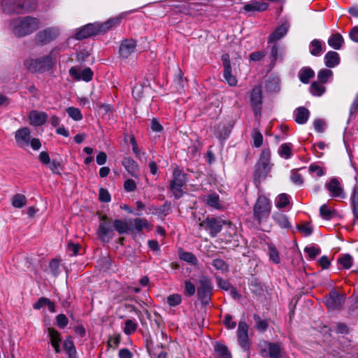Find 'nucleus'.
I'll return each instance as SVG.
<instances>
[{
	"label": "nucleus",
	"instance_id": "f257e3e1",
	"mask_svg": "<svg viewBox=\"0 0 358 358\" xmlns=\"http://www.w3.org/2000/svg\"><path fill=\"white\" fill-rule=\"evenodd\" d=\"M38 20L31 16L17 17L10 22L13 34L18 37H23L32 34L38 29Z\"/></svg>",
	"mask_w": 358,
	"mask_h": 358
},
{
	"label": "nucleus",
	"instance_id": "f03ea898",
	"mask_svg": "<svg viewBox=\"0 0 358 358\" xmlns=\"http://www.w3.org/2000/svg\"><path fill=\"white\" fill-rule=\"evenodd\" d=\"M3 12L11 14L30 13L36 8V0H1Z\"/></svg>",
	"mask_w": 358,
	"mask_h": 358
},
{
	"label": "nucleus",
	"instance_id": "7ed1b4c3",
	"mask_svg": "<svg viewBox=\"0 0 358 358\" xmlns=\"http://www.w3.org/2000/svg\"><path fill=\"white\" fill-rule=\"evenodd\" d=\"M52 50L48 55L36 59H28L24 62V66L32 73H43L50 70L53 66L52 58Z\"/></svg>",
	"mask_w": 358,
	"mask_h": 358
},
{
	"label": "nucleus",
	"instance_id": "20e7f679",
	"mask_svg": "<svg viewBox=\"0 0 358 358\" xmlns=\"http://www.w3.org/2000/svg\"><path fill=\"white\" fill-rule=\"evenodd\" d=\"M271 210V201L264 195L259 196L254 206V219L259 223L266 222Z\"/></svg>",
	"mask_w": 358,
	"mask_h": 358
},
{
	"label": "nucleus",
	"instance_id": "39448f33",
	"mask_svg": "<svg viewBox=\"0 0 358 358\" xmlns=\"http://www.w3.org/2000/svg\"><path fill=\"white\" fill-rule=\"evenodd\" d=\"M187 182V174L182 172L179 168H176L173 171V179L170 183L171 191L176 199H179L183 196L182 187L186 185Z\"/></svg>",
	"mask_w": 358,
	"mask_h": 358
},
{
	"label": "nucleus",
	"instance_id": "423d86ee",
	"mask_svg": "<svg viewBox=\"0 0 358 358\" xmlns=\"http://www.w3.org/2000/svg\"><path fill=\"white\" fill-rule=\"evenodd\" d=\"M213 287L210 278L202 275L199 277L197 295L203 306L209 305L213 294Z\"/></svg>",
	"mask_w": 358,
	"mask_h": 358
},
{
	"label": "nucleus",
	"instance_id": "0eeeda50",
	"mask_svg": "<svg viewBox=\"0 0 358 358\" xmlns=\"http://www.w3.org/2000/svg\"><path fill=\"white\" fill-rule=\"evenodd\" d=\"M262 347L260 354L263 357L280 358L282 356L283 347L280 343L264 341Z\"/></svg>",
	"mask_w": 358,
	"mask_h": 358
},
{
	"label": "nucleus",
	"instance_id": "6e6552de",
	"mask_svg": "<svg viewBox=\"0 0 358 358\" xmlns=\"http://www.w3.org/2000/svg\"><path fill=\"white\" fill-rule=\"evenodd\" d=\"M225 223V220L220 217H208L200 223V226L208 231L211 237H215L222 231Z\"/></svg>",
	"mask_w": 358,
	"mask_h": 358
},
{
	"label": "nucleus",
	"instance_id": "1a4fd4ad",
	"mask_svg": "<svg viewBox=\"0 0 358 358\" xmlns=\"http://www.w3.org/2000/svg\"><path fill=\"white\" fill-rule=\"evenodd\" d=\"M137 52V42L133 38H126L121 41L119 55L122 59H127Z\"/></svg>",
	"mask_w": 358,
	"mask_h": 358
},
{
	"label": "nucleus",
	"instance_id": "9d476101",
	"mask_svg": "<svg viewBox=\"0 0 358 358\" xmlns=\"http://www.w3.org/2000/svg\"><path fill=\"white\" fill-rule=\"evenodd\" d=\"M238 342L244 350L250 348V341L248 337V326L245 321H240L237 329Z\"/></svg>",
	"mask_w": 358,
	"mask_h": 358
},
{
	"label": "nucleus",
	"instance_id": "9b49d317",
	"mask_svg": "<svg viewBox=\"0 0 358 358\" xmlns=\"http://www.w3.org/2000/svg\"><path fill=\"white\" fill-rule=\"evenodd\" d=\"M250 100L255 115H260L262 105V90L260 85H257L253 87L250 94Z\"/></svg>",
	"mask_w": 358,
	"mask_h": 358
},
{
	"label": "nucleus",
	"instance_id": "f8f14e48",
	"mask_svg": "<svg viewBox=\"0 0 358 358\" xmlns=\"http://www.w3.org/2000/svg\"><path fill=\"white\" fill-rule=\"evenodd\" d=\"M98 34H99L98 22L90 23L78 29L74 35V38L80 41Z\"/></svg>",
	"mask_w": 358,
	"mask_h": 358
},
{
	"label": "nucleus",
	"instance_id": "ddd939ff",
	"mask_svg": "<svg viewBox=\"0 0 358 358\" xmlns=\"http://www.w3.org/2000/svg\"><path fill=\"white\" fill-rule=\"evenodd\" d=\"M345 302V297L337 291L332 290L326 300V306L329 310H340Z\"/></svg>",
	"mask_w": 358,
	"mask_h": 358
},
{
	"label": "nucleus",
	"instance_id": "4468645a",
	"mask_svg": "<svg viewBox=\"0 0 358 358\" xmlns=\"http://www.w3.org/2000/svg\"><path fill=\"white\" fill-rule=\"evenodd\" d=\"M69 72L70 76L76 80L89 82L92 79L93 77V71L89 67L81 69L76 66H72L69 69Z\"/></svg>",
	"mask_w": 358,
	"mask_h": 358
},
{
	"label": "nucleus",
	"instance_id": "2eb2a0df",
	"mask_svg": "<svg viewBox=\"0 0 358 358\" xmlns=\"http://www.w3.org/2000/svg\"><path fill=\"white\" fill-rule=\"evenodd\" d=\"M326 188L329 192L331 197L340 199L345 198V194L342 185L337 178H331L330 181L326 184Z\"/></svg>",
	"mask_w": 358,
	"mask_h": 358
},
{
	"label": "nucleus",
	"instance_id": "dca6fc26",
	"mask_svg": "<svg viewBox=\"0 0 358 358\" xmlns=\"http://www.w3.org/2000/svg\"><path fill=\"white\" fill-rule=\"evenodd\" d=\"M224 70L223 76L224 80L230 86H235L237 84V80L234 76L231 74V66L230 64V58L228 54L222 56Z\"/></svg>",
	"mask_w": 358,
	"mask_h": 358
},
{
	"label": "nucleus",
	"instance_id": "f3484780",
	"mask_svg": "<svg viewBox=\"0 0 358 358\" xmlns=\"http://www.w3.org/2000/svg\"><path fill=\"white\" fill-rule=\"evenodd\" d=\"M106 216L103 217L97 230L98 236L102 241H109L113 236V227L110 222H106Z\"/></svg>",
	"mask_w": 358,
	"mask_h": 358
},
{
	"label": "nucleus",
	"instance_id": "a211bd4d",
	"mask_svg": "<svg viewBox=\"0 0 358 358\" xmlns=\"http://www.w3.org/2000/svg\"><path fill=\"white\" fill-rule=\"evenodd\" d=\"M58 35V31L54 28H48L40 31L36 35L35 39L38 43L44 45L50 43Z\"/></svg>",
	"mask_w": 358,
	"mask_h": 358
},
{
	"label": "nucleus",
	"instance_id": "6ab92c4d",
	"mask_svg": "<svg viewBox=\"0 0 358 358\" xmlns=\"http://www.w3.org/2000/svg\"><path fill=\"white\" fill-rule=\"evenodd\" d=\"M15 138L17 145L22 148L29 145L31 139V131L28 127H22L17 129L15 134Z\"/></svg>",
	"mask_w": 358,
	"mask_h": 358
},
{
	"label": "nucleus",
	"instance_id": "aec40b11",
	"mask_svg": "<svg viewBox=\"0 0 358 358\" xmlns=\"http://www.w3.org/2000/svg\"><path fill=\"white\" fill-rule=\"evenodd\" d=\"M289 28L288 22H285L279 27H276L275 30L269 35L268 38V43H275L282 38L287 33Z\"/></svg>",
	"mask_w": 358,
	"mask_h": 358
},
{
	"label": "nucleus",
	"instance_id": "412c9836",
	"mask_svg": "<svg viewBox=\"0 0 358 358\" xmlns=\"http://www.w3.org/2000/svg\"><path fill=\"white\" fill-rule=\"evenodd\" d=\"M285 52V47L278 43H274L271 48L270 57L272 64H275L277 62H282L284 59Z\"/></svg>",
	"mask_w": 358,
	"mask_h": 358
},
{
	"label": "nucleus",
	"instance_id": "4be33fe9",
	"mask_svg": "<svg viewBox=\"0 0 358 358\" xmlns=\"http://www.w3.org/2000/svg\"><path fill=\"white\" fill-rule=\"evenodd\" d=\"M271 170L270 164L258 162L255 165L254 178L255 180L261 181L264 179Z\"/></svg>",
	"mask_w": 358,
	"mask_h": 358
},
{
	"label": "nucleus",
	"instance_id": "5701e85b",
	"mask_svg": "<svg viewBox=\"0 0 358 358\" xmlns=\"http://www.w3.org/2000/svg\"><path fill=\"white\" fill-rule=\"evenodd\" d=\"M48 117L46 113L37 110L31 111L29 115L31 124L35 127L43 125L46 122Z\"/></svg>",
	"mask_w": 358,
	"mask_h": 358
},
{
	"label": "nucleus",
	"instance_id": "b1692460",
	"mask_svg": "<svg viewBox=\"0 0 358 358\" xmlns=\"http://www.w3.org/2000/svg\"><path fill=\"white\" fill-rule=\"evenodd\" d=\"M272 218L275 222L282 229H289L292 228V224L289 222L288 217L282 212H275L272 215Z\"/></svg>",
	"mask_w": 358,
	"mask_h": 358
},
{
	"label": "nucleus",
	"instance_id": "393cba45",
	"mask_svg": "<svg viewBox=\"0 0 358 358\" xmlns=\"http://www.w3.org/2000/svg\"><path fill=\"white\" fill-rule=\"evenodd\" d=\"M48 337L50 338V343L56 353L61 352L60 343L62 341L60 334L52 328H48Z\"/></svg>",
	"mask_w": 358,
	"mask_h": 358
},
{
	"label": "nucleus",
	"instance_id": "a878e982",
	"mask_svg": "<svg viewBox=\"0 0 358 358\" xmlns=\"http://www.w3.org/2000/svg\"><path fill=\"white\" fill-rule=\"evenodd\" d=\"M324 61L326 66L328 68H334L339 64L341 61L340 56L336 52L329 51L324 55Z\"/></svg>",
	"mask_w": 358,
	"mask_h": 358
},
{
	"label": "nucleus",
	"instance_id": "bb28decb",
	"mask_svg": "<svg viewBox=\"0 0 358 358\" xmlns=\"http://www.w3.org/2000/svg\"><path fill=\"white\" fill-rule=\"evenodd\" d=\"M294 120L298 124H305L309 117V110L303 106L297 108L294 113Z\"/></svg>",
	"mask_w": 358,
	"mask_h": 358
},
{
	"label": "nucleus",
	"instance_id": "cd10ccee",
	"mask_svg": "<svg viewBox=\"0 0 358 358\" xmlns=\"http://www.w3.org/2000/svg\"><path fill=\"white\" fill-rule=\"evenodd\" d=\"M268 7V4L264 2L254 1L250 3H247L243 6V10L246 12H263Z\"/></svg>",
	"mask_w": 358,
	"mask_h": 358
},
{
	"label": "nucleus",
	"instance_id": "c85d7f7f",
	"mask_svg": "<svg viewBox=\"0 0 358 358\" xmlns=\"http://www.w3.org/2000/svg\"><path fill=\"white\" fill-rule=\"evenodd\" d=\"M315 76L314 71L308 66L301 68L298 73L299 78L302 83L307 84Z\"/></svg>",
	"mask_w": 358,
	"mask_h": 358
},
{
	"label": "nucleus",
	"instance_id": "c756f323",
	"mask_svg": "<svg viewBox=\"0 0 358 358\" xmlns=\"http://www.w3.org/2000/svg\"><path fill=\"white\" fill-rule=\"evenodd\" d=\"M44 306H47L50 312H55V303L48 298L41 297L33 304V308L35 310H39Z\"/></svg>",
	"mask_w": 358,
	"mask_h": 358
},
{
	"label": "nucleus",
	"instance_id": "7c9ffc66",
	"mask_svg": "<svg viewBox=\"0 0 358 358\" xmlns=\"http://www.w3.org/2000/svg\"><path fill=\"white\" fill-rule=\"evenodd\" d=\"M266 90L269 92H278L280 91V79L277 76H271L265 83Z\"/></svg>",
	"mask_w": 358,
	"mask_h": 358
},
{
	"label": "nucleus",
	"instance_id": "2f4dec72",
	"mask_svg": "<svg viewBox=\"0 0 358 358\" xmlns=\"http://www.w3.org/2000/svg\"><path fill=\"white\" fill-rule=\"evenodd\" d=\"M120 17H114L109 19L103 23H98L99 34L104 33L112 29L113 27L118 25L120 23Z\"/></svg>",
	"mask_w": 358,
	"mask_h": 358
},
{
	"label": "nucleus",
	"instance_id": "473e14b6",
	"mask_svg": "<svg viewBox=\"0 0 358 358\" xmlns=\"http://www.w3.org/2000/svg\"><path fill=\"white\" fill-rule=\"evenodd\" d=\"M344 43V39L339 33L334 34L328 39V44L335 50H340Z\"/></svg>",
	"mask_w": 358,
	"mask_h": 358
},
{
	"label": "nucleus",
	"instance_id": "72a5a7b5",
	"mask_svg": "<svg viewBox=\"0 0 358 358\" xmlns=\"http://www.w3.org/2000/svg\"><path fill=\"white\" fill-rule=\"evenodd\" d=\"M205 202L207 206L216 210H219L222 208L220 196L215 192L207 195L205 199Z\"/></svg>",
	"mask_w": 358,
	"mask_h": 358
},
{
	"label": "nucleus",
	"instance_id": "f704fd0d",
	"mask_svg": "<svg viewBox=\"0 0 358 358\" xmlns=\"http://www.w3.org/2000/svg\"><path fill=\"white\" fill-rule=\"evenodd\" d=\"M214 350L217 354V358H232L228 348L222 343H216L214 345Z\"/></svg>",
	"mask_w": 358,
	"mask_h": 358
},
{
	"label": "nucleus",
	"instance_id": "c9c22d12",
	"mask_svg": "<svg viewBox=\"0 0 358 358\" xmlns=\"http://www.w3.org/2000/svg\"><path fill=\"white\" fill-rule=\"evenodd\" d=\"M292 147L293 145L291 143H282L279 147L278 152L282 158L288 159L292 156Z\"/></svg>",
	"mask_w": 358,
	"mask_h": 358
},
{
	"label": "nucleus",
	"instance_id": "e433bc0d",
	"mask_svg": "<svg viewBox=\"0 0 358 358\" xmlns=\"http://www.w3.org/2000/svg\"><path fill=\"white\" fill-rule=\"evenodd\" d=\"M122 165L132 176H135L138 171V164L132 158H124L122 161Z\"/></svg>",
	"mask_w": 358,
	"mask_h": 358
},
{
	"label": "nucleus",
	"instance_id": "4c0bfd02",
	"mask_svg": "<svg viewBox=\"0 0 358 358\" xmlns=\"http://www.w3.org/2000/svg\"><path fill=\"white\" fill-rule=\"evenodd\" d=\"M253 319L255 322V328L260 333L265 332L268 327V322L266 319H262L258 314L253 315Z\"/></svg>",
	"mask_w": 358,
	"mask_h": 358
},
{
	"label": "nucleus",
	"instance_id": "58836bf2",
	"mask_svg": "<svg viewBox=\"0 0 358 358\" xmlns=\"http://www.w3.org/2000/svg\"><path fill=\"white\" fill-rule=\"evenodd\" d=\"M322 41L319 39H313L309 45L310 53L315 57H318L322 54Z\"/></svg>",
	"mask_w": 358,
	"mask_h": 358
},
{
	"label": "nucleus",
	"instance_id": "ea45409f",
	"mask_svg": "<svg viewBox=\"0 0 358 358\" xmlns=\"http://www.w3.org/2000/svg\"><path fill=\"white\" fill-rule=\"evenodd\" d=\"M113 227L120 234H127L131 229L126 222L118 219L114 220Z\"/></svg>",
	"mask_w": 358,
	"mask_h": 358
},
{
	"label": "nucleus",
	"instance_id": "a19ab883",
	"mask_svg": "<svg viewBox=\"0 0 358 358\" xmlns=\"http://www.w3.org/2000/svg\"><path fill=\"white\" fill-rule=\"evenodd\" d=\"M320 214L323 219L330 220L336 215V211L323 204L320 208Z\"/></svg>",
	"mask_w": 358,
	"mask_h": 358
},
{
	"label": "nucleus",
	"instance_id": "79ce46f5",
	"mask_svg": "<svg viewBox=\"0 0 358 358\" xmlns=\"http://www.w3.org/2000/svg\"><path fill=\"white\" fill-rule=\"evenodd\" d=\"M179 257L181 260L192 266H196L198 264V259L192 252L185 251L180 252Z\"/></svg>",
	"mask_w": 358,
	"mask_h": 358
},
{
	"label": "nucleus",
	"instance_id": "37998d69",
	"mask_svg": "<svg viewBox=\"0 0 358 358\" xmlns=\"http://www.w3.org/2000/svg\"><path fill=\"white\" fill-rule=\"evenodd\" d=\"M338 263L343 268L349 269L353 264V258L350 254H343L338 257Z\"/></svg>",
	"mask_w": 358,
	"mask_h": 358
},
{
	"label": "nucleus",
	"instance_id": "c03bdc74",
	"mask_svg": "<svg viewBox=\"0 0 358 358\" xmlns=\"http://www.w3.org/2000/svg\"><path fill=\"white\" fill-rule=\"evenodd\" d=\"M131 224L134 229L138 232L141 231L143 229L149 228L150 225L145 218H135L131 222Z\"/></svg>",
	"mask_w": 358,
	"mask_h": 358
},
{
	"label": "nucleus",
	"instance_id": "a18cd8bd",
	"mask_svg": "<svg viewBox=\"0 0 358 358\" xmlns=\"http://www.w3.org/2000/svg\"><path fill=\"white\" fill-rule=\"evenodd\" d=\"M326 87L317 81L313 82L310 86V92L313 96H320L324 93Z\"/></svg>",
	"mask_w": 358,
	"mask_h": 358
},
{
	"label": "nucleus",
	"instance_id": "49530a36",
	"mask_svg": "<svg viewBox=\"0 0 358 358\" xmlns=\"http://www.w3.org/2000/svg\"><path fill=\"white\" fill-rule=\"evenodd\" d=\"M289 204V196L285 193L280 194L275 199V205L280 209L285 208Z\"/></svg>",
	"mask_w": 358,
	"mask_h": 358
},
{
	"label": "nucleus",
	"instance_id": "de8ad7c7",
	"mask_svg": "<svg viewBox=\"0 0 358 358\" xmlns=\"http://www.w3.org/2000/svg\"><path fill=\"white\" fill-rule=\"evenodd\" d=\"M124 324H125V326H124L123 331L127 336H129V335L134 334V332H136V331L138 328V323L135 320H130V319L127 320L124 322Z\"/></svg>",
	"mask_w": 358,
	"mask_h": 358
},
{
	"label": "nucleus",
	"instance_id": "09e8293b",
	"mask_svg": "<svg viewBox=\"0 0 358 358\" xmlns=\"http://www.w3.org/2000/svg\"><path fill=\"white\" fill-rule=\"evenodd\" d=\"M27 204V199L24 195L17 194L13 196L12 205L15 208H21Z\"/></svg>",
	"mask_w": 358,
	"mask_h": 358
},
{
	"label": "nucleus",
	"instance_id": "8fccbe9b",
	"mask_svg": "<svg viewBox=\"0 0 358 358\" xmlns=\"http://www.w3.org/2000/svg\"><path fill=\"white\" fill-rule=\"evenodd\" d=\"M333 76V71L328 69H322L317 73V79L324 84L328 82V80Z\"/></svg>",
	"mask_w": 358,
	"mask_h": 358
},
{
	"label": "nucleus",
	"instance_id": "3c124183",
	"mask_svg": "<svg viewBox=\"0 0 358 358\" xmlns=\"http://www.w3.org/2000/svg\"><path fill=\"white\" fill-rule=\"evenodd\" d=\"M64 348L68 352L70 358H73L76 356V350L74 343L71 338L66 339L64 342Z\"/></svg>",
	"mask_w": 358,
	"mask_h": 358
},
{
	"label": "nucleus",
	"instance_id": "603ef678",
	"mask_svg": "<svg viewBox=\"0 0 358 358\" xmlns=\"http://www.w3.org/2000/svg\"><path fill=\"white\" fill-rule=\"evenodd\" d=\"M212 264L216 270L221 271L222 273L227 272L229 269L227 264L221 258L214 259Z\"/></svg>",
	"mask_w": 358,
	"mask_h": 358
},
{
	"label": "nucleus",
	"instance_id": "864d4df0",
	"mask_svg": "<svg viewBox=\"0 0 358 358\" xmlns=\"http://www.w3.org/2000/svg\"><path fill=\"white\" fill-rule=\"evenodd\" d=\"M66 112L69 116L75 121H79L83 119V115L81 113V111L78 108L69 107L66 109Z\"/></svg>",
	"mask_w": 358,
	"mask_h": 358
},
{
	"label": "nucleus",
	"instance_id": "5fc2aeb1",
	"mask_svg": "<svg viewBox=\"0 0 358 358\" xmlns=\"http://www.w3.org/2000/svg\"><path fill=\"white\" fill-rule=\"evenodd\" d=\"M252 138L253 141V146L259 148L263 143V136L262 133L257 129H255L252 133Z\"/></svg>",
	"mask_w": 358,
	"mask_h": 358
},
{
	"label": "nucleus",
	"instance_id": "6e6d98bb",
	"mask_svg": "<svg viewBox=\"0 0 358 358\" xmlns=\"http://www.w3.org/2000/svg\"><path fill=\"white\" fill-rule=\"evenodd\" d=\"M304 252L308 255L310 259H313L320 254L321 250L319 247L311 245L306 247L304 249Z\"/></svg>",
	"mask_w": 358,
	"mask_h": 358
},
{
	"label": "nucleus",
	"instance_id": "4d7b16f0",
	"mask_svg": "<svg viewBox=\"0 0 358 358\" xmlns=\"http://www.w3.org/2000/svg\"><path fill=\"white\" fill-rule=\"evenodd\" d=\"M196 292L194 285L189 280L185 281L184 294L187 296H192Z\"/></svg>",
	"mask_w": 358,
	"mask_h": 358
},
{
	"label": "nucleus",
	"instance_id": "13d9d810",
	"mask_svg": "<svg viewBox=\"0 0 358 358\" xmlns=\"http://www.w3.org/2000/svg\"><path fill=\"white\" fill-rule=\"evenodd\" d=\"M181 301V296L178 294H173L167 298V303L170 306H176L179 305Z\"/></svg>",
	"mask_w": 358,
	"mask_h": 358
},
{
	"label": "nucleus",
	"instance_id": "bf43d9fd",
	"mask_svg": "<svg viewBox=\"0 0 358 358\" xmlns=\"http://www.w3.org/2000/svg\"><path fill=\"white\" fill-rule=\"evenodd\" d=\"M216 280L217 285L220 289L224 291H228L231 289L232 285L229 281L224 280L220 276L216 277Z\"/></svg>",
	"mask_w": 358,
	"mask_h": 358
},
{
	"label": "nucleus",
	"instance_id": "052dcab7",
	"mask_svg": "<svg viewBox=\"0 0 358 358\" xmlns=\"http://www.w3.org/2000/svg\"><path fill=\"white\" fill-rule=\"evenodd\" d=\"M268 255L269 259L271 262H273L275 264L280 263V259L279 257V252L275 247H269Z\"/></svg>",
	"mask_w": 358,
	"mask_h": 358
},
{
	"label": "nucleus",
	"instance_id": "680f3d73",
	"mask_svg": "<svg viewBox=\"0 0 358 358\" xmlns=\"http://www.w3.org/2000/svg\"><path fill=\"white\" fill-rule=\"evenodd\" d=\"M49 268L51 273L54 276H57L59 273V262L56 259H52L49 263Z\"/></svg>",
	"mask_w": 358,
	"mask_h": 358
},
{
	"label": "nucleus",
	"instance_id": "e2e57ef3",
	"mask_svg": "<svg viewBox=\"0 0 358 358\" xmlns=\"http://www.w3.org/2000/svg\"><path fill=\"white\" fill-rule=\"evenodd\" d=\"M55 319L57 325L60 329H64L68 325L69 320L64 314L61 313L57 315Z\"/></svg>",
	"mask_w": 358,
	"mask_h": 358
},
{
	"label": "nucleus",
	"instance_id": "0e129e2a",
	"mask_svg": "<svg viewBox=\"0 0 358 358\" xmlns=\"http://www.w3.org/2000/svg\"><path fill=\"white\" fill-rule=\"evenodd\" d=\"M308 169L310 173H315L318 177H321L324 175V171H323L322 168L315 164H311L309 166Z\"/></svg>",
	"mask_w": 358,
	"mask_h": 358
},
{
	"label": "nucleus",
	"instance_id": "69168bd1",
	"mask_svg": "<svg viewBox=\"0 0 358 358\" xmlns=\"http://www.w3.org/2000/svg\"><path fill=\"white\" fill-rule=\"evenodd\" d=\"M297 229L299 231L303 234L304 236H308L313 233V228L309 224L303 225H297Z\"/></svg>",
	"mask_w": 358,
	"mask_h": 358
},
{
	"label": "nucleus",
	"instance_id": "338daca9",
	"mask_svg": "<svg viewBox=\"0 0 358 358\" xmlns=\"http://www.w3.org/2000/svg\"><path fill=\"white\" fill-rule=\"evenodd\" d=\"M99 200L102 202H109L110 201V195L106 189L101 188L99 189Z\"/></svg>",
	"mask_w": 358,
	"mask_h": 358
},
{
	"label": "nucleus",
	"instance_id": "774afa93",
	"mask_svg": "<svg viewBox=\"0 0 358 358\" xmlns=\"http://www.w3.org/2000/svg\"><path fill=\"white\" fill-rule=\"evenodd\" d=\"M266 56V52L264 51H258L252 52L250 55V59L252 62H259L264 59Z\"/></svg>",
	"mask_w": 358,
	"mask_h": 358
}]
</instances>
